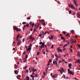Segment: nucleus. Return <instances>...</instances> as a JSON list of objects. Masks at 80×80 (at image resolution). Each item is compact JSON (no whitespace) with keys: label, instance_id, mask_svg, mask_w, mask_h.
Instances as JSON below:
<instances>
[{"label":"nucleus","instance_id":"1","mask_svg":"<svg viewBox=\"0 0 80 80\" xmlns=\"http://www.w3.org/2000/svg\"><path fill=\"white\" fill-rule=\"evenodd\" d=\"M69 7H71V8H72V9H74L75 10H76V9L75 8V6H74V5H73L72 4H70L69 5Z\"/></svg>","mask_w":80,"mask_h":80},{"label":"nucleus","instance_id":"2","mask_svg":"<svg viewBox=\"0 0 80 80\" xmlns=\"http://www.w3.org/2000/svg\"><path fill=\"white\" fill-rule=\"evenodd\" d=\"M16 42H18L17 45L18 46H19V45H20L22 43V42L19 40V39H17L16 40Z\"/></svg>","mask_w":80,"mask_h":80},{"label":"nucleus","instance_id":"3","mask_svg":"<svg viewBox=\"0 0 80 80\" xmlns=\"http://www.w3.org/2000/svg\"><path fill=\"white\" fill-rule=\"evenodd\" d=\"M29 37V38L31 40H33L35 39V38L33 37V35H32V34Z\"/></svg>","mask_w":80,"mask_h":80},{"label":"nucleus","instance_id":"4","mask_svg":"<svg viewBox=\"0 0 80 80\" xmlns=\"http://www.w3.org/2000/svg\"><path fill=\"white\" fill-rule=\"evenodd\" d=\"M44 47H45V43L44 42H43L42 44V45H41L40 46V48H41V49H42V48H44Z\"/></svg>","mask_w":80,"mask_h":80},{"label":"nucleus","instance_id":"5","mask_svg":"<svg viewBox=\"0 0 80 80\" xmlns=\"http://www.w3.org/2000/svg\"><path fill=\"white\" fill-rule=\"evenodd\" d=\"M77 16L78 18H80V13L79 12H78L77 13Z\"/></svg>","mask_w":80,"mask_h":80},{"label":"nucleus","instance_id":"6","mask_svg":"<svg viewBox=\"0 0 80 80\" xmlns=\"http://www.w3.org/2000/svg\"><path fill=\"white\" fill-rule=\"evenodd\" d=\"M55 63L56 65V66H58V64H57V61H55L54 60L53 61V65H55Z\"/></svg>","mask_w":80,"mask_h":80},{"label":"nucleus","instance_id":"7","mask_svg":"<svg viewBox=\"0 0 80 80\" xmlns=\"http://www.w3.org/2000/svg\"><path fill=\"white\" fill-rule=\"evenodd\" d=\"M68 73H70V74L71 75H72H72H74V73L73 72H72V71H70Z\"/></svg>","mask_w":80,"mask_h":80},{"label":"nucleus","instance_id":"8","mask_svg":"<svg viewBox=\"0 0 80 80\" xmlns=\"http://www.w3.org/2000/svg\"><path fill=\"white\" fill-rule=\"evenodd\" d=\"M70 42L71 43H73V42H74V40H73V39L72 38L70 40Z\"/></svg>","mask_w":80,"mask_h":80},{"label":"nucleus","instance_id":"9","mask_svg":"<svg viewBox=\"0 0 80 80\" xmlns=\"http://www.w3.org/2000/svg\"><path fill=\"white\" fill-rule=\"evenodd\" d=\"M61 39H62V40H64V42H66L65 41L66 40V39H65V38H64L63 36H62L61 38Z\"/></svg>","mask_w":80,"mask_h":80},{"label":"nucleus","instance_id":"10","mask_svg":"<svg viewBox=\"0 0 80 80\" xmlns=\"http://www.w3.org/2000/svg\"><path fill=\"white\" fill-rule=\"evenodd\" d=\"M72 64L71 63H70V64H69V65H68L69 67L70 68H72Z\"/></svg>","mask_w":80,"mask_h":80},{"label":"nucleus","instance_id":"11","mask_svg":"<svg viewBox=\"0 0 80 80\" xmlns=\"http://www.w3.org/2000/svg\"><path fill=\"white\" fill-rule=\"evenodd\" d=\"M30 77L32 78V80H34V78H35L34 76H33V75H31Z\"/></svg>","mask_w":80,"mask_h":80},{"label":"nucleus","instance_id":"12","mask_svg":"<svg viewBox=\"0 0 80 80\" xmlns=\"http://www.w3.org/2000/svg\"><path fill=\"white\" fill-rule=\"evenodd\" d=\"M14 73L16 75H17L18 74V72L17 70H15L14 71Z\"/></svg>","mask_w":80,"mask_h":80},{"label":"nucleus","instance_id":"13","mask_svg":"<svg viewBox=\"0 0 80 80\" xmlns=\"http://www.w3.org/2000/svg\"><path fill=\"white\" fill-rule=\"evenodd\" d=\"M31 50H32V48H29L28 49H27V51H31Z\"/></svg>","mask_w":80,"mask_h":80},{"label":"nucleus","instance_id":"14","mask_svg":"<svg viewBox=\"0 0 80 80\" xmlns=\"http://www.w3.org/2000/svg\"><path fill=\"white\" fill-rule=\"evenodd\" d=\"M20 36H19V35H17V37H16V40H19V37Z\"/></svg>","mask_w":80,"mask_h":80},{"label":"nucleus","instance_id":"15","mask_svg":"<svg viewBox=\"0 0 80 80\" xmlns=\"http://www.w3.org/2000/svg\"><path fill=\"white\" fill-rule=\"evenodd\" d=\"M17 28V27H15H15L13 28V29H14V30H16V31H17V28Z\"/></svg>","mask_w":80,"mask_h":80},{"label":"nucleus","instance_id":"16","mask_svg":"<svg viewBox=\"0 0 80 80\" xmlns=\"http://www.w3.org/2000/svg\"><path fill=\"white\" fill-rule=\"evenodd\" d=\"M68 46V44H65L64 46H63V48H64L65 47H67Z\"/></svg>","mask_w":80,"mask_h":80},{"label":"nucleus","instance_id":"17","mask_svg":"<svg viewBox=\"0 0 80 80\" xmlns=\"http://www.w3.org/2000/svg\"><path fill=\"white\" fill-rule=\"evenodd\" d=\"M60 70H62V72H65V70H64V69H63L62 68H61Z\"/></svg>","mask_w":80,"mask_h":80},{"label":"nucleus","instance_id":"18","mask_svg":"<svg viewBox=\"0 0 80 80\" xmlns=\"http://www.w3.org/2000/svg\"><path fill=\"white\" fill-rule=\"evenodd\" d=\"M40 22H42V23H44L45 22V21L43 19L41 20Z\"/></svg>","mask_w":80,"mask_h":80},{"label":"nucleus","instance_id":"19","mask_svg":"<svg viewBox=\"0 0 80 80\" xmlns=\"http://www.w3.org/2000/svg\"><path fill=\"white\" fill-rule=\"evenodd\" d=\"M26 79L27 80H30V78L28 76H27L26 77Z\"/></svg>","mask_w":80,"mask_h":80},{"label":"nucleus","instance_id":"20","mask_svg":"<svg viewBox=\"0 0 80 80\" xmlns=\"http://www.w3.org/2000/svg\"><path fill=\"white\" fill-rule=\"evenodd\" d=\"M17 68H18V67H17V66H16V64H15L14 65V68L15 69H16Z\"/></svg>","mask_w":80,"mask_h":80},{"label":"nucleus","instance_id":"21","mask_svg":"<svg viewBox=\"0 0 80 80\" xmlns=\"http://www.w3.org/2000/svg\"><path fill=\"white\" fill-rule=\"evenodd\" d=\"M21 30V29L20 28H17V30H16L17 32H19V31H20Z\"/></svg>","mask_w":80,"mask_h":80},{"label":"nucleus","instance_id":"22","mask_svg":"<svg viewBox=\"0 0 80 80\" xmlns=\"http://www.w3.org/2000/svg\"><path fill=\"white\" fill-rule=\"evenodd\" d=\"M73 3H74V4H75V5H76V4H77V2L75 0H74Z\"/></svg>","mask_w":80,"mask_h":80},{"label":"nucleus","instance_id":"23","mask_svg":"<svg viewBox=\"0 0 80 80\" xmlns=\"http://www.w3.org/2000/svg\"><path fill=\"white\" fill-rule=\"evenodd\" d=\"M78 55L79 57H80V52H78Z\"/></svg>","mask_w":80,"mask_h":80},{"label":"nucleus","instance_id":"24","mask_svg":"<svg viewBox=\"0 0 80 80\" xmlns=\"http://www.w3.org/2000/svg\"><path fill=\"white\" fill-rule=\"evenodd\" d=\"M58 52H62V49H60L58 51Z\"/></svg>","mask_w":80,"mask_h":80},{"label":"nucleus","instance_id":"25","mask_svg":"<svg viewBox=\"0 0 80 80\" xmlns=\"http://www.w3.org/2000/svg\"><path fill=\"white\" fill-rule=\"evenodd\" d=\"M52 78H55V75H53L52 77Z\"/></svg>","mask_w":80,"mask_h":80},{"label":"nucleus","instance_id":"26","mask_svg":"<svg viewBox=\"0 0 80 80\" xmlns=\"http://www.w3.org/2000/svg\"><path fill=\"white\" fill-rule=\"evenodd\" d=\"M38 77V74H35V77Z\"/></svg>","mask_w":80,"mask_h":80},{"label":"nucleus","instance_id":"27","mask_svg":"<svg viewBox=\"0 0 80 80\" xmlns=\"http://www.w3.org/2000/svg\"><path fill=\"white\" fill-rule=\"evenodd\" d=\"M71 32L72 33H74L75 32V31H74V30H71Z\"/></svg>","mask_w":80,"mask_h":80},{"label":"nucleus","instance_id":"28","mask_svg":"<svg viewBox=\"0 0 80 80\" xmlns=\"http://www.w3.org/2000/svg\"><path fill=\"white\" fill-rule=\"evenodd\" d=\"M25 26L26 27H29V24H26L25 25Z\"/></svg>","mask_w":80,"mask_h":80},{"label":"nucleus","instance_id":"29","mask_svg":"<svg viewBox=\"0 0 80 80\" xmlns=\"http://www.w3.org/2000/svg\"><path fill=\"white\" fill-rule=\"evenodd\" d=\"M63 76L64 77L65 79H67V80H68V78H66V77H65V75H63Z\"/></svg>","mask_w":80,"mask_h":80},{"label":"nucleus","instance_id":"30","mask_svg":"<svg viewBox=\"0 0 80 80\" xmlns=\"http://www.w3.org/2000/svg\"><path fill=\"white\" fill-rule=\"evenodd\" d=\"M30 18H30V17H28L27 18V20H30Z\"/></svg>","mask_w":80,"mask_h":80},{"label":"nucleus","instance_id":"31","mask_svg":"<svg viewBox=\"0 0 80 80\" xmlns=\"http://www.w3.org/2000/svg\"><path fill=\"white\" fill-rule=\"evenodd\" d=\"M37 69H34L32 71L33 72H35V71H37Z\"/></svg>","mask_w":80,"mask_h":80},{"label":"nucleus","instance_id":"32","mask_svg":"<svg viewBox=\"0 0 80 80\" xmlns=\"http://www.w3.org/2000/svg\"><path fill=\"white\" fill-rule=\"evenodd\" d=\"M53 47H54V45H53V44H52V46L51 47V48L52 49V48H53Z\"/></svg>","mask_w":80,"mask_h":80},{"label":"nucleus","instance_id":"33","mask_svg":"<svg viewBox=\"0 0 80 80\" xmlns=\"http://www.w3.org/2000/svg\"><path fill=\"white\" fill-rule=\"evenodd\" d=\"M54 38V36H52L51 37V39H53V38Z\"/></svg>","mask_w":80,"mask_h":80},{"label":"nucleus","instance_id":"34","mask_svg":"<svg viewBox=\"0 0 80 80\" xmlns=\"http://www.w3.org/2000/svg\"><path fill=\"white\" fill-rule=\"evenodd\" d=\"M22 23L23 24V25H25V24H27V22H23Z\"/></svg>","mask_w":80,"mask_h":80},{"label":"nucleus","instance_id":"35","mask_svg":"<svg viewBox=\"0 0 80 80\" xmlns=\"http://www.w3.org/2000/svg\"><path fill=\"white\" fill-rule=\"evenodd\" d=\"M35 74V72H33L32 73V74H31V75H33H33H34Z\"/></svg>","mask_w":80,"mask_h":80},{"label":"nucleus","instance_id":"36","mask_svg":"<svg viewBox=\"0 0 80 80\" xmlns=\"http://www.w3.org/2000/svg\"><path fill=\"white\" fill-rule=\"evenodd\" d=\"M25 57V58H28V55H26Z\"/></svg>","mask_w":80,"mask_h":80},{"label":"nucleus","instance_id":"37","mask_svg":"<svg viewBox=\"0 0 80 80\" xmlns=\"http://www.w3.org/2000/svg\"><path fill=\"white\" fill-rule=\"evenodd\" d=\"M43 42H40L39 43V44L40 45H42H42H43Z\"/></svg>","mask_w":80,"mask_h":80},{"label":"nucleus","instance_id":"38","mask_svg":"<svg viewBox=\"0 0 80 80\" xmlns=\"http://www.w3.org/2000/svg\"><path fill=\"white\" fill-rule=\"evenodd\" d=\"M40 52H38L37 53V55H39V54H40Z\"/></svg>","mask_w":80,"mask_h":80},{"label":"nucleus","instance_id":"39","mask_svg":"<svg viewBox=\"0 0 80 80\" xmlns=\"http://www.w3.org/2000/svg\"><path fill=\"white\" fill-rule=\"evenodd\" d=\"M55 57H58V55H57V54H55Z\"/></svg>","mask_w":80,"mask_h":80},{"label":"nucleus","instance_id":"40","mask_svg":"<svg viewBox=\"0 0 80 80\" xmlns=\"http://www.w3.org/2000/svg\"><path fill=\"white\" fill-rule=\"evenodd\" d=\"M54 76H55V78H57V74H54Z\"/></svg>","mask_w":80,"mask_h":80},{"label":"nucleus","instance_id":"41","mask_svg":"<svg viewBox=\"0 0 80 80\" xmlns=\"http://www.w3.org/2000/svg\"><path fill=\"white\" fill-rule=\"evenodd\" d=\"M51 55H52V58H53L54 57V55H53V54L51 53Z\"/></svg>","mask_w":80,"mask_h":80},{"label":"nucleus","instance_id":"42","mask_svg":"<svg viewBox=\"0 0 80 80\" xmlns=\"http://www.w3.org/2000/svg\"><path fill=\"white\" fill-rule=\"evenodd\" d=\"M69 14H70L71 13H72V11L71 10L69 11Z\"/></svg>","mask_w":80,"mask_h":80},{"label":"nucleus","instance_id":"43","mask_svg":"<svg viewBox=\"0 0 80 80\" xmlns=\"http://www.w3.org/2000/svg\"><path fill=\"white\" fill-rule=\"evenodd\" d=\"M78 63L80 64V60L79 59H78Z\"/></svg>","mask_w":80,"mask_h":80},{"label":"nucleus","instance_id":"44","mask_svg":"<svg viewBox=\"0 0 80 80\" xmlns=\"http://www.w3.org/2000/svg\"><path fill=\"white\" fill-rule=\"evenodd\" d=\"M69 50L71 51V52H72V51H73V50H72V49L70 48Z\"/></svg>","mask_w":80,"mask_h":80},{"label":"nucleus","instance_id":"45","mask_svg":"<svg viewBox=\"0 0 80 80\" xmlns=\"http://www.w3.org/2000/svg\"><path fill=\"white\" fill-rule=\"evenodd\" d=\"M32 46V44H30V46H29V48H31V47Z\"/></svg>","mask_w":80,"mask_h":80},{"label":"nucleus","instance_id":"46","mask_svg":"<svg viewBox=\"0 0 80 80\" xmlns=\"http://www.w3.org/2000/svg\"><path fill=\"white\" fill-rule=\"evenodd\" d=\"M78 47L79 48H80V44H78Z\"/></svg>","mask_w":80,"mask_h":80},{"label":"nucleus","instance_id":"47","mask_svg":"<svg viewBox=\"0 0 80 80\" xmlns=\"http://www.w3.org/2000/svg\"><path fill=\"white\" fill-rule=\"evenodd\" d=\"M27 68V66H26L24 68H23V69H26Z\"/></svg>","mask_w":80,"mask_h":80},{"label":"nucleus","instance_id":"48","mask_svg":"<svg viewBox=\"0 0 80 80\" xmlns=\"http://www.w3.org/2000/svg\"><path fill=\"white\" fill-rule=\"evenodd\" d=\"M30 31H31V32H32V31H33V29L32 28H31L30 29Z\"/></svg>","mask_w":80,"mask_h":80},{"label":"nucleus","instance_id":"49","mask_svg":"<svg viewBox=\"0 0 80 80\" xmlns=\"http://www.w3.org/2000/svg\"><path fill=\"white\" fill-rule=\"evenodd\" d=\"M63 33H64V35H65L66 34V32L65 31L63 32Z\"/></svg>","mask_w":80,"mask_h":80},{"label":"nucleus","instance_id":"50","mask_svg":"<svg viewBox=\"0 0 80 80\" xmlns=\"http://www.w3.org/2000/svg\"><path fill=\"white\" fill-rule=\"evenodd\" d=\"M48 68H49V67H47L46 69V70H47L48 69Z\"/></svg>","mask_w":80,"mask_h":80},{"label":"nucleus","instance_id":"51","mask_svg":"<svg viewBox=\"0 0 80 80\" xmlns=\"http://www.w3.org/2000/svg\"><path fill=\"white\" fill-rule=\"evenodd\" d=\"M52 62V60L51 59H50L49 60V61L48 62L49 63V62Z\"/></svg>","mask_w":80,"mask_h":80},{"label":"nucleus","instance_id":"52","mask_svg":"<svg viewBox=\"0 0 80 80\" xmlns=\"http://www.w3.org/2000/svg\"><path fill=\"white\" fill-rule=\"evenodd\" d=\"M69 35V33H68L66 35V37H68Z\"/></svg>","mask_w":80,"mask_h":80},{"label":"nucleus","instance_id":"53","mask_svg":"<svg viewBox=\"0 0 80 80\" xmlns=\"http://www.w3.org/2000/svg\"><path fill=\"white\" fill-rule=\"evenodd\" d=\"M38 37H42V34H39V35L38 36Z\"/></svg>","mask_w":80,"mask_h":80},{"label":"nucleus","instance_id":"54","mask_svg":"<svg viewBox=\"0 0 80 80\" xmlns=\"http://www.w3.org/2000/svg\"><path fill=\"white\" fill-rule=\"evenodd\" d=\"M68 72H70V69H68Z\"/></svg>","mask_w":80,"mask_h":80},{"label":"nucleus","instance_id":"55","mask_svg":"<svg viewBox=\"0 0 80 80\" xmlns=\"http://www.w3.org/2000/svg\"><path fill=\"white\" fill-rule=\"evenodd\" d=\"M22 41L23 42H23H25V38H23V39H22Z\"/></svg>","mask_w":80,"mask_h":80},{"label":"nucleus","instance_id":"56","mask_svg":"<svg viewBox=\"0 0 80 80\" xmlns=\"http://www.w3.org/2000/svg\"><path fill=\"white\" fill-rule=\"evenodd\" d=\"M26 70L27 73H28V72H29L28 70L26 69Z\"/></svg>","mask_w":80,"mask_h":80},{"label":"nucleus","instance_id":"57","mask_svg":"<svg viewBox=\"0 0 80 80\" xmlns=\"http://www.w3.org/2000/svg\"><path fill=\"white\" fill-rule=\"evenodd\" d=\"M37 21H38V22H40L41 20L40 19H38V20Z\"/></svg>","mask_w":80,"mask_h":80},{"label":"nucleus","instance_id":"58","mask_svg":"<svg viewBox=\"0 0 80 80\" xmlns=\"http://www.w3.org/2000/svg\"><path fill=\"white\" fill-rule=\"evenodd\" d=\"M66 56H67V54L64 55V58H65L66 57Z\"/></svg>","mask_w":80,"mask_h":80},{"label":"nucleus","instance_id":"59","mask_svg":"<svg viewBox=\"0 0 80 80\" xmlns=\"http://www.w3.org/2000/svg\"><path fill=\"white\" fill-rule=\"evenodd\" d=\"M27 58H25L24 59V61H25V62H27V59H26Z\"/></svg>","mask_w":80,"mask_h":80},{"label":"nucleus","instance_id":"60","mask_svg":"<svg viewBox=\"0 0 80 80\" xmlns=\"http://www.w3.org/2000/svg\"><path fill=\"white\" fill-rule=\"evenodd\" d=\"M56 61H58V58H56Z\"/></svg>","mask_w":80,"mask_h":80},{"label":"nucleus","instance_id":"61","mask_svg":"<svg viewBox=\"0 0 80 80\" xmlns=\"http://www.w3.org/2000/svg\"><path fill=\"white\" fill-rule=\"evenodd\" d=\"M38 27H39V25H38V26L36 27V28H38Z\"/></svg>","mask_w":80,"mask_h":80},{"label":"nucleus","instance_id":"62","mask_svg":"<svg viewBox=\"0 0 80 80\" xmlns=\"http://www.w3.org/2000/svg\"><path fill=\"white\" fill-rule=\"evenodd\" d=\"M33 70H35V68H33L32 69V70L31 71H32Z\"/></svg>","mask_w":80,"mask_h":80},{"label":"nucleus","instance_id":"63","mask_svg":"<svg viewBox=\"0 0 80 80\" xmlns=\"http://www.w3.org/2000/svg\"><path fill=\"white\" fill-rule=\"evenodd\" d=\"M50 75L51 76V77H52L53 76V74H52V73H51Z\"/></svg>","mask_w":80,"mask_h":80},{"label":"nucleus","instance_id":"64","mask_svg":"<svg viewBox=\"0 0 80 80\" xmlns=\"http://www.w3.org/2000/svg\"><path fill=\"white\" fill-rule=\"evenodd\" d=\"M43 74H44V75H45V74H46V73H45V72H43Z\"/></svg>","mask_w":80,"mask_h":80}]
</instances>
